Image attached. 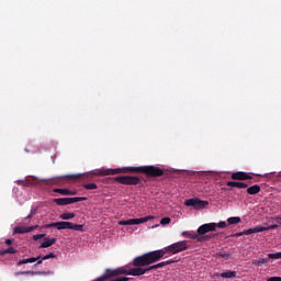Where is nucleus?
<instances>
[{"instance_id": "72a5a7b5", "label": "nucleus", "mask_w": 281, "mask_h": 281, "mask_svg": "<svg viewBox=\"0 0 281 281\" xmlns=\"http://www.w3.org/2000/svg\"><path fill=\"white\" fill-rule=\"evenodd\" d=\"M34 214H36V209L31 210V213L26 216V220L30 221Z\"/></svg>"}, {"instance_id": "393cba45", "label": "nucleus", "mask_w": 281, "mask_h": 281, "mask_svg": "<svg viewBox=\"0 0 281 281\" xmlns=\"http://www.w3.org/2000/svg\"><path fill=\"white\" fill-rule=\"evenodd\" d=\"M85 190H98V184L95 183H86L83 184Z\"/></svg>"}, {"instance_id": "a878e982", "label": "nucleus", "mask_w": 281, "mask_h": 281, "mask_svg": "<svg viewBox=\"0 0 281 281\" xmlns=\"http://www.w3.org/2000/svg\"><path fill=\"white\" fill-rule=\"evenodd\" d=\"M269 261L270 260H280V252L268 254Z\"/></svg>"}, {"instance_id": "3c124183", "label": "nucleus", "mask_w": 281, "mask_h": 281, "mask_svg": "<svg viewBox=\"0 0 281 281\" xmlns=\"http://www.w3.org/2000/svg\"><path fill=\"white\" fill-rule=\"evenodd\" d=\"M280 258H281V251H280Z\"/></svg>"}, {"instance_id": "a19ab883", "label": "nucleus", "mask_w": 281, "mask_h": 281, "mask_svg": "<svg viewBox=\"0 0 281 281\" xmlns=\"http://www.w3.org/2000/svg\"><path fill=\"white\" fill-rule=\"evenodd\" d=\"M273 221H274L276 223H278L279 225H281V217H274Z\"/></svg>"}, {"instance_id": "ea45409f", "label": "nucleus", "mask_w": 281, "mask_h": 281, "mask_svg": "<svg viewBox=\"0 0 281 281\" xmlns=\"http://www.w3.org/2000/svg\"><path fill=\"white\" fill-rule=\"evenodd\" d=\"M119 225H128V221H127V220H126V221H124V220H123V221H120V222H119Z\"/></svg>"}, {"instance_id": "e433bc0d", "label": "nucleus", "mask_w": 281, "mask_h": 281, "mask_svg": "<svg viewBox=\"0 0 281 281\" xmlns=\"http://www.w3.org/2000/svg\"><path fill=\"white\" fill-rule=\"evenodd\" d=\"M246 232H247V231L237 233L235 236H236L237 238H240V236H247V233H246Z\"/></svg>"}, {"instance_id": "0eeeda50", "label": "nucleus", "mask_w": 281, "mask_h": 281, "mask_svg": "<svg viewBox=\"0 0 281 281\" xmlns=\"http://www.w3.org/2000/svg\"><path fill=\"white\" fill-rule=\"evenodd\" d=\"M184 205L187 207H194V210H203L206 205H210V202L200 199H189L186 200Z\"/></svg>"}, {"instance_id": "7ed1b4c3", "label": "nucleus", "mask_w": 281, "mask_h": 281, "mask_svg": "<svg viewBox=\"0 0 281 281\" xmlns=\"http://www.w3.org/2000/svg\"><path fill=\"white\" fill-rule=\"evenodd\" d=\"M52 227H55L56 229H71L72 232H85V225L82 224H74L71 222H53L50 224L42 225L41 229H52Z\"/></svg>"}, {"instance_id": "dca6fc26", "label": "nucleus", "mask_w": 281, "mask_h": 281, "mask_svg": "<svg viewBox=\"0 0 281 281\" xmlns=\"http://www.w3.org/2000/svg\"><path fill=\"white\" fill-rule=\"evenodd\" d=\"M56 205H71L70 198H58L53 200Z\"/></svg>"}, {"instance_id": "cd10ccee", "label": "nucleus", "mask_w": 281, "mask_h": 281, "mask_svg": "<svg viewBox=\"0 0 281 281\" xmlns=\"http://www.w3.org/2000/svg\"><path fill=\"white\" fill-rule=\"evenodd\" d=\"M236 188H239L240 190H245L246 188H249V184L245 183V182L237 181Z\"/></svg>"}, {"instance_id": "9b49d317", "label": "nucleus", "mask_w": 281, "mask_h": 281, "mask_svg": "<svg viewBox=\"0 0 281 281\" xmlns=\"http://www.w3.org/2000/svg\"><path fill=\"white\" fill-rule=\"evenodd\" d=\"M34 229H38V225L18 226L14 228L13 234H30V232H34Z\"/></svg>"}, {"instance_id": "1a4fd4ad", "label": "nucleus", "mask_w": 281, "mask_h": 281, "mask_svg": "<svg viewBox=\"0 0 281 281\" xmlns=\"http://www.w3.org/2000/svg\"><path fill=\"white\" fill-rule=\"evenodd\" d=\"M231 179H233V181H248L249 179H252V177L247 172L237 171L231 175Z\"/></svg>"}, {"instance_id": "79ce46f5", "label": "nucleus", "mask_w": 281, "mask_h": 281, "mask_svg": "<svg viewBox=\"0 0 281 281\" xmlns=\"http://www.w3.org/2000/svg\"><path fill=\"white\" fill-rule=\"evenodd\" d=\"M76 194H77V192H76V191H70V190H69V194H68V196H76Z\"/></svg>"}, {"instance_id": "bb28decb", "label": "nucleus", "mask_w": 281, "mask_h": 281, "mask_svg": "<svg viewBox=\"0 0 281 281\" xmlns=\"http://www.w3.org/2000/svg\"><path fill=\"white\" fill-rule=\"evenodd\" d=\"M80 201H87V198H70V205L74 203H80Z\"/></svg>"}, {"instance_id": "49530a36", "label": "nucleus", "mask_w": 281, "mask_h": 281, "mask_svg": "<svg viewBox=\"0 0 281 281\" xmlns=\"http://www.w3.org/2000/svg\"><path fill=\"white\" fill-rule=\"evenodd\" d=\"M42 260H49V255H45L44 257H42Z\"/></svg>"}, {"instance_id": "4be33fe9", "label": "nucleus", "mask_w": 281, "mask_h": 281, "mask_svg": "<svg viewBox=\"0 0 281 281\" xmlns=\"http://www.w3.org/2000/svg\"><path fill=\"white\" fill-rule=\"evenodd\" d=\"M232 255L229 252L220 251L215 254V258H223L224 260H229Z\"/></svg>"}, {"instance_id": "f03ea898", "label": "nucleus", "mask_w": 281, "mask_h": 281, "mask_svg": "<svg viewBox=\"0 0 281 281\" xmlns=\"http://www.w3.org/2000/svg\"><path fill=\"white\" fill-rule=\"evenodd\" d=\"M89 175H93L94 177H109L111 175H135V167H122L116 169H97L94 171L87 173V177H89Z\"/></svg>"}, {"instance_id": "20e7f679", "label": "nucleus", "mask_w": 281, "mask_h": 281, "mask_svg": "<svg viewBox=\"0 0 281 281\" xmlns=\"http://www.w3.org/2000/svg\"><path fill=\"white\" fill-rule=\"evenodd\" d=\"M134 175H146L149 178L164 177V169L156 166H139L135 167Z\"/></svg>"}, {"instance_id": "39448f33", "label": "nucleus", "mask_w": 281, "mask_h": 281, "mask_svg": "<svg viewBox=\"0 0 281 281\" xmlns=\"http://www.w3.org/2000/svg\"><path fill=\"white\" fill-rule=\"evenodd\" d=\"M216 227L220 229H225L227 227V222H220V223H207L203 224L198 228V237L205 236L209 232H216Z\"/></svg>"}, {"instance_id": "7c9ffc66", "label": "nucleus", "mask_w": 281, "mask_h": 281, "mask_svg": "<svg viewBox=\"0 0 281 281\" xmlns=\"http://www.w3.org/2000/svg\"><path fill=\"white\" fill-rule=\"evenodd\" d=\"M130 280H133V278L120 277V278L113 279L112 281H130Z\"/></svg>"}, {"instance_id": "b1692460", "label": "nucleus", "mask_w": 281, "mask_h": 281, "mask_svg": "<svg viewBox=\"0 0 281 281\" xmlns=\"http://www.w3.org/2000/svg\"><path fill=\"white\" fill-rule=\"evenodd\" d=\"M227 223L228 225H238V223H240V217H228Z\"/></svg>"}, {"instance_id": "c85d7f7f", "label": "nucleus", "mask_w": 281, "mask_h": 281, "mask_svg": "<svg viewBox=\"0 0 281 281\" xmlns=\"http://www.w3.org/2000/svg\"><path fill=\"white\" fill-rule=\"evenodd\" d=\"M172 220L170 218V217H162L161 220H160V225H170V222H171Z\"/></svg>"}, {"instance_id": "37998d69", "label": "nucleus", "mask_w": 281, "mask_h": 281, "mask_svg": "<svg viewBox=\"0 0 281 281\" xmlns=\"http://www.w3.org/2000/svg\"><path fill=\"white\" fill-rule=\"evenodd\" d=\"M5 254H8V252H7V249L0 250V256H5Z\"/></svg>"}, {"instance_id": "4468645a", "label": "nucleus", "mask_w": 281, "mask_h": 281, "mask_svg": "<svg viewBox=\"0 0 281 281\" xmlns=\"http://www.w3.org/2000/svg\"><path fill=\"white\" fill-rule=\"evenodd\" d=\"M56 240H57L56 238L46 237L44 238V241L41 244L38 249H47V247H52V245H56Z\"/></svg>"}, {"instance_id": "58836bf2", "label": "nucleus", "mask_w": 281, "mask_h": 281, "mask_svg": "<svg viewBox=\"0 0 281 281\" xmlns=\"http://www.w3.org/2000/svg\"><path fill=\"white\" fill-rule=\"evenodd\" d=\"M268 281H281V277H271Z\"/></svg>"}, {"instance_id": "f704fd0d", "label": "nucleus", "mask_w": 281, "mask_h": 281, "mask_svg": "<svg viewBox=\"0 0 281 281\" xmlns=\"http://www.w3.org/2000/svg\"><path fill=\"white\" fill-rule=\"evenodd\" d=\"M278 227H280V225L273 224V225L266 227V229H267V232H269V229H278Z\"/></svg>"}, {"instance_id": "09e8293b", "label": "nucleus", "mask_w": 281, "mask_h": 281, "mask_svg": "<svg viewBox=\"0 0 281 281\" xmlns=\"http://www.w3.org/2000/svg\"><path fill=\"white\" fill-rule=\"evenodd\" d=\"M36 265H43V259H38V261L36 262Z\"/></svg>"}, {"instance_id": "aec40b11", "label": "nucleus", "mask_w": 281, "mask_h": 281, "mask_svg": "<svg viewBox=\"0 0 281 281\" xmlns=\"http://www.w3.org/2000/svg\"><path fill=\"white\" fill-rule=\"evenodd\" d=\"M61 221H71V218H76V213H63L59 215Z\"/></svg>"}, {"instance_id": "412c9836", "label": "nucleus", "mask_w": 281, "mask_h": 281, "mask_svg": "<svg viewBox=\"0 0 281 281\" xmlns=\"http://www.w3.org/2000/svg\"><path fill=\"white\" fill-rule=\"evenodd\" d=\"M182 236H184V238H191V240H196V238H199V234H194L188 231L182 232Z\"/></svg>"}, {"instance_id": "f8f14e48", "label": "nucleus", "mask_w": 281, "mask_h": 281, "mask_svg": "<svg viewBox=\"0 0 281 281\" xmlns=\"http://www.w3.org/2000/svg\"><path fill=\"white\" fill-rule=\"evenodd\" d=\"M217 278H223L224 280H232L238 276L236 271L228 270L226 272H222L221 274H215Z\"/></svg>"}, {"instance_id": "6e6552de", "label": "nucleus", "mask_w": 281, "mask_h": 281, "mask_svg": "<svg viewBox=\"0 0 281 281\" xmlns=\"http://www.w3.org/2000/svg\"><path fill=\"white\" fill-rule=\"evenodd\" d=\"M133 267H136V268H131L130 270L125 269L124 276L138 277V276H144L146 272L150 271L148 270V268H145V269L142 268L146 266H135V259L133 260Z\"/></svg>"}, {"instance_id": "2eb2a0df", "label": "nucleus", "mask_w": 281, "mask_h": 281, "mask_svg": "<svg viewBox=\"0 0 281 281\" xmlns=\"http://www.w3.org/2000/svg\"><path fill=\"white\" fill-rule=\"evenodd\" d=\"M267 227L265 226H257L255 228L246 229L245 234L246 236H251V234H260V232H267Z\"/></svg>"}, {"instance_id": "de8ad7c7", "label": "nucleus", "mask_w": 281, "mask_h": 281, "mask_svg": "<svg viewBox=\"0 0 281 281\" xmlns=\"http://www.w3.org/2000/svg\"><path fill=\"white\" fill-rule=\"evenodd\" d=\"M165 262H167V265H172V263L175 262V260L169 259V260H167V261H165Z\"/></svg>"}, {"instance_id": "6ab92c4d", "label": "nucleus", "mask_w": 281, "mask_h": 281, "mask_svg": "<svg viewBox=\"0 0 281 281\" xmlns=\"http://www.w3.org/2000/svg\"><path fill=\"white\" fill-rule=\"evenodd\" d=\"M258 192H260V186L258 184H254L247 189V194L254 195V194H258Z\"/></svg>"}, {"instance_id": "a18cd8bd", "label": "nucleus", "mask_w": 281, "mask_h": 281, "mask_svg": "<svg viewBox=\"0 0 281 281\" xmlns=\"http://www.w3.org/2000/svg\"><path fill=\"white\" fill-rule=\"evenodd\" d=\"M13 240L12 239H5V245H12Z\"/></svg>"}, {"instance_id": "f3484780", "label": "nucleus", "mask_w": 281, "mask_h": 281, "mask_svg": "<svg viewBox=\"0 0 281 281\" xmlns=\"http://www.w3.org/2000/svg\"><path fill=\"white\" fill-rule=\"evenodd\" d=\"M41 260V256L37 257H32V258H27V259H22L18 262V267H21V265H27V263H32V262H36Z\"/></svg>"}, {"instance_id": "2f4dec72", "label": "nucleus", "mask_w": 281, "mask_h": 281, "mask_svg": "<svg viewBox=\"0 0 281 281\" xmlns=\"http://www.w3.org/2000/svg\"><path fill=\"white\" fill-rule=\"evenodd\" d=\"M45 234H37L33 236V240H41V238H45Z\"/></svg>"}, {"instance_id": "423d86ee", "label": "nucleus", "mask_w": 281, "mask_h": 281, "mask_svg": "<svg viewBox=\"0 0 281 281\" xmlns=\"http://www.w3.org/2000/svg\"><path fill=\"white\" fill-rule=\"evenodd\" d=\"M113 180L122 186H139L142 183V179L137 176H120L113 178Z\"/></svg>"}, {"instance_id": "9d476101", "label": "nucleus", "mask_w": 281, "mask_h": 281, "mask_svg": "<svg viewBox=\"0 0 281 281\" xmlns=\"http://www.w3.org/2000/svg\"><path fill=\"white\" fill-rule=\"evenodd\" d=\"M153 218H155V216L153 215H148L140 218H131L127 220V225H142V223H148V221H153Z\"/></svg>"}, {"instance_id": "c03bdc74", "label": "nucleus", "mask_w": 281, "mask_h": 281, "mask_svg": "<svg viewBox=\"0 0 281 281\" xmlns=\"http://www.w3.org/2000/svg\"><path fill=\"white\" fill-rule=\"evenodd\" d=\"M47 256H48V258H56V254H54V252H49Z\"/></svg>"}, {"instance_id": "c9c22d12", "label": "nucleus", "mask_w": 281, "mask_h": 281, "mask_svg": "<svg viewBox=\"0 0 281 281\" xmlns=\"http://www.w3.org/2000/svg\"><path fill=\"white\" fill-rule=\"evenodd\" d=\"M7 254H16V249L14 247L7 248Z\"/></svg>"}, {"instance_id": "f257e3e1", "label": "nucleus", "mask_w": 281, "mask_h": 281, "mask_svg": "<svg viewBox=\"0 0 281 281\" xmlns=\"http://www.w3.org/2000/svg\"><path fill=\"white\" fill-rule=\"evenodd\" d=\"M188 250V241L181 240L175 244H171L164 249L149 251L142 256L134 258L135 267H148L149 265H155V262H159L161 258L166 256V254H181V251Z\"/></svg>"}, {"instance_id": "ddd939ff", "label": "nucleus", "mask_w": 281, "mask_h": 281, "mask_svg": "<svg viewBox=\"0 0 281 281\" xmlns=\"http://www.w3.org/2000/svg\"><path fill=\"white\" fill-rule=\"evenodd\" d=\"M251 265L254 267H269V258H259V259H254L251 261Z\"/></svg>"}, {"instance_id": "473e14b6", "label": "nucleus", "mask_w": 281, "mask_h": 281, "mask_svg": "<svg viewBox=\"0 0 281 281\" xmlns=\"http://www.w3.org/2000/svg\"><path fill=\"white\" fill-rule=\"evenodd\" d=\"M226 186H228V188H236L237 181H227Z\"/></svg>"}, {"instance_id": "8fccbe9b", "label": "nucleus", "mask_w": 281, "mask_h": 281, "mask_svg": "<svg viewBox=\"0 0 281 281\" xmlns=\"http://www.w3.org/2000/svg\"><path fill=\"white\" fill-rule=\"evenodd\" d=\"M222 190H227V188H222Z\"/></svg>"}, {"instance_id": "c756f323", "label": "nucleus", "mask_w": 281, "mask_h": 281, "mask_svg": "<svg viewBox=\"0 0 281 281\" xmlns=\"http://www.w3.org/2000/svg\"><path fill=\"white\" fill-rule=\"evenodd\" d=\"M66 179H74V180L82 179V175H69V176H66Z\"/></svg>"}, {"instance_id": "4c0bfd02", "label": "nucleus", "mask_w": 281, "mask_h": 281, "mask_svg": "<svg viewBox=\"0 0 281 281\" xmlns=\"http://www.w3.org/2000/svg\"><path fill=\"white\" fill-rule=\"evenodd\" d=\"M216 234H212V235H206L204 237V240H211V238H215Z\"/></svg>"}, {"instance_id": "a211bd4d", "label": "nucleus", "mask_w": 281, "mask_h": 281, "mask_svg": "<svg viewBox=\"0 0 281 281\" xmlns=\"http://www.w3.org/2000/svg\"><path fill=\"white\" fill-rule=\"evenodd\" d=\"M167 266H168L167 262L162 261V262L156 263L154 266L147 267V271H155L156 269H161V268L167 267Z\"/></svg>"}, {"instance_id": "5701e85b", "label": "nucleus", "mask_w": 281, "mask_h": 281, "mask_svg": "<svg viewBox=\"0 0 281 281\" xmlns=\"http://www.w3.org/2000/svg\"><path fill=\"white\" fill-rule=\"evenodd\" d=\"M54 192L63 196H69V189H54Z\"/></svg>"}]
</instances>
